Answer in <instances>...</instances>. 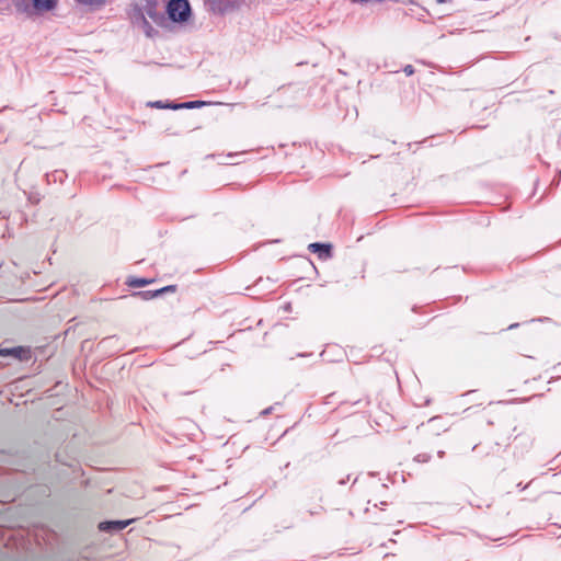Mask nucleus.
<instances>
[{
	"label": "nucleus",
	"mask_w": 561,
	"mask_h": 561,
	"mask_svg": "<svg viewBox=\"0 0 561 561\" xmlns=\"http://www.w3.org/2000/svg\"><path fill=\"white\" fill-rule=\"evenodd\" d=\"M169 1H170V0H154V3H156V4H162V5H164V7H165V5L168 4V2H169Z\"/></svg>",
	"instance_id": "ddd939ff"
},
{
	"label": "nucleus",
	"mask_w": 561,
	"mask_h": 561,
	"mask_svg": "<svg viewBox=\"0 0 561 561\" xmlns=\"http://www.w3.org/2000/svg\"><path fill=\"white\" fill-rule=\"evenodd\" d=\"M404 72L408 75V76H411L414 70H413V67L411 65H408L404 67Z\"/></svg>",
	"instance_id": "f8f14e48"
},
{
	"label": "nucleus",
	"mask_w": 561,
	"mask_h": 561,
	"mask_svg": "<svg viewBox=\"0 0 561 561\" xmlns=\"http://www.w3.org/2000/svg\"><path fill=\"white\" fill-rule=\"evenodd\" d=\"M130 523H131V520L102 522L99 525V529L102 531H118V530H123Z\"/></svg>",
	"instance_id": "7ed1b4c3"
},
{
	"label": "nucleus",
	"mask_w": 561,
	"mask_h": 561,
	"mask_svg": "<svg viewBox=\"0 0 561 561\" xmlns=\"http://www.w3.org/2000/svg\"><path fill=\"white\" fill-rule=\"evenodd\" d=\"M211 5L217 7L220 0H207Z\"/></svg>",
	"instance_id": "4468645a"
},
{
	"label": "nucleus",
	"mask_w": 561,
	"mask_h": 561,
	"mask_svg": "<svg viewBox=\"0 0 561 561\" xmlns=\"http://www.w3.org/2000/svg\"><path fill=\"white\" fill-rule=\"evenodd\" d=\"M37 11H50L56 8L58 0H32Z\"/></svg>",
	"instance_id": "39448f33"
},
{
	"label": "nucleus",
	"mask_w": 561,
	"mask_h": 561,
	"mask_svg": "<svg viewBox=\"0 0 561 561\" xmlns=\"http://www.w3.org/2000/svg\"><path fill=\"white\" fill-rule=\"evenodd\" d=\"M79 3L87 4V5H102L105 0H76Z\"/></svg>",
	"instance_id": "9d476101"
},
{
	"label": "nucleus",
	"mask_w": 561,
	"mask_h": 561,
	"mask_svg": "<svg viewBox=\"0 0 561 561\" xmlns=\"http://www.w3.org/2000/svg\"><path fill=\"white\" fill-rule=\"evenodd\" d=\"M147 284H149V280H147L145 278H134L128 282V285L131 287H142Z\"/></svg>",
	"instance_id": "1a4fd4ad"
},
{
	"label": "nucleus",
	"mask_w": 561,
	"mask_h": 561,
	"mask_svg": "<svg viewBox=\"0 0 561 561\" xmlns=\"http://www.w3.org/2000/svg\"><path fill=\"white\" fill-rule=\"evenodd\" d=\"M152 106H156V107H159V108L164 107V105L161 102H156V103L152 104Z\"/></svg>",
	"instance_id": "2eb2a0df"
},
{
	"label": "nucleus",
	"mask_w": 561,
	"mask_h": 561,
	"mask_svg": "<svg viewBox=\"0 0 561 561\" xmlns=\"http://www.w3.org/2000/svg\"><path fill=\"white\" fill-rule=\"evenodd\" d=\"M165 7L169 18L174 22H185L190 16L187 0H170Z\"/></svg>",
	"instance_id": "f257e3e1"
},
{
	"label": "nucleus",
	"mask_w": 561,
	"mask_h": 561,
	"mask_svg": "<svg viewBox=\"0 0 561 561\" xmlns=\"http://www.w3.org/2000/svg\"><path fill=\"white\" fill-rule=\"evenodd\" d=\"M309 250L313 253H318L320 259H327L330 256L331 247L323 243H311Z\"/></svg>",
	"instance_id": "20e7f679"
},
{
	"label": "nucleus",
	"mask_w": 561,
	"mask_h": 561,
	"mask_svg": "<svg viewBox=\"0 0 561 561\" xmlns=\"http://www.w3.org/2000/svg\"><path fill=\"white\" fill-rule=\"evenodd\" d=\"M146 4L140 11L139 18L144 14V18L148 16L153 22L160 23L163 20V15L161 9L164 7L162 4H156L154 0H145Z\"/></svg>",
	"instance_id": "f03ea898"
},
{
	"label": "nucleus",
	"mask_w": 561,
	"mask_h": 561,
	"mask_svg": "<svg viewBox=\"0 0 561 561\" xmlns=\"http://www.w3.org/2000/svg\"><path fill=\"white\" fill-rule=\"evenodd\" d=\"M202 104H204V102L195 101V102H187V103H183V104H176V105H173L171 107L172 108H181V107L194 108V107L199 106Z\"/></svg>",
	"instance_id": "6e6552de"
},
{
	"label": "nucleus",
	"mask_w": 561,
	"mask_h": 561,
	"mask_svg": "<svg viewBox=\"0 0 561 561\" xmlns=\"http://www.w3.org/2000/svg\"><path fill=\"white\" fill-rule=\"evenodd\" d=\"M22 353H24V350L21 347L0 350L1 355H13L19 358H22Z\"/></svg>",
	"instance_id": "0eeeda50"
},
{
	"label": "nucleus",
	"mask_w": 561,
	"mask_h": 561,
	"mask_svg": "<svg viewBox=\"0 0 561 561\" xmlns=\"http://www.w3.org/2000/svg\"><path fill=\"white\" fill-rule=\"evenodd\" d=\"M173 288H174L173 286H167V287H163V288H161V289H159V290H156V291H154V293H152V294H151V293H149V291H148V293H145V295H146V296H150V297H157L158 295H160V294H162V293H164V291L173 290Z\"/></svg>",
	"instance_id": "9b49d317"
},
{
	"label": "nucleus",
	"mask_w": 561,
	"mask_h": 561,
	"mask_svg": "<svg viewBox=\"0 0 561 561\" xmlns=\"http://www.w3.org/2000/svg\"><path fill=\"white\" fill-rule=\"evenodd\" d=\"M139 27L145 32L147 36H152V32L154 31L153 27L149 24V22L144 18V14L141 18H139L138 21Z\"/></svg>",
	"instance_id": "423d86ee"
}]
</instances>
